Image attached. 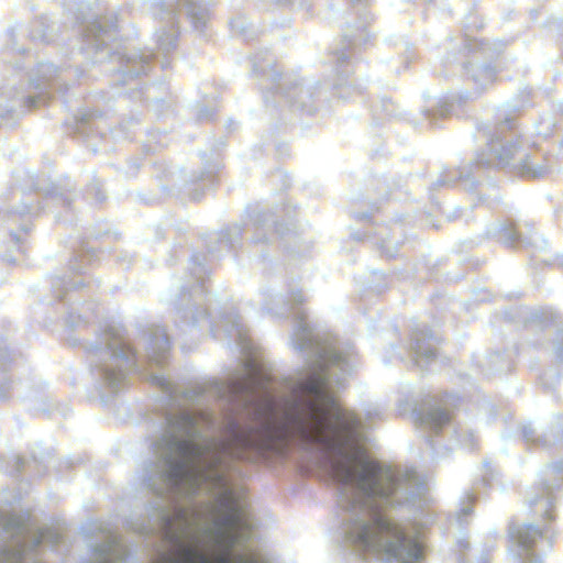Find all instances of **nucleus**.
Masks as SVG:
<instances>
[{"mask_svg": "<svg viewBox=\"0 0 563 563\" xmlns=\"http://www.w3.org/2000/svg\"><path fill=\"white\" fill-rule=\"evenodd\" d=\"M519 109L510 103H504L496 109L495 125L486 128V147L476 154L470 166L459 170V177L450 175L439 177L431 185V190L443 186H454L461 180L463 188L473 191L476 181L471 177L473 167L482 168H509L510 172L527 179H539L545 176L548 168L541 164H534L530 155L525 152L520 142V132L517 129V115Z\"/></svg>", "mask_w": 563, "mask_h": 563, "instance_id": "obj_1", "label": "nucleus"}, {"mask_svg": "<svg viewBox=\"0 0 563 563\" xmlns=\"http://www.w3.org/2000/svg\"><path fill=\"white\" fill-rule=\"evenodd\" d=\"M65 10L68 19L78 25L81 36L78 52H85L92 63H104L108 59L118 63L113 78L117 85H128L148 73L154 54L118 43L117 15L89 21L91 3L87 0H68L65 2Z\"/></svg>", "mask_w": 563, "mask_h": 563, "instance_id": "obj_2", "label": "nucleus"}, {"mask_svg": "<svg viewBox=\"0 0 563 563\" xmlns=\"http://www.w3.org/2000/svg\"><path fill=\"white\" fill-rule=\"evenodd\" d=\"M563 484V460L547 465L540 473V485L527 496L532 515L545 523L537 521L509 526V536L517 544V555L522 563H543L551 551L555 538L549 522L554 520L556 493Z\"/></svg>", "mask_w": 563, "mask_h": 563, "instance_id": "obj_3", "label": "nucleus"}, {"mask_svg": "<svg viewBox=\"0 0 563 563\" xmlns=\"http://www.w3.org/2000/svg\"><path fill=\"white\" fill-rule=\"evenodd\" d=\"M265 59L261 54L254 56L253 71L263 74L272 78V84L276 86V93L284 99L291 109L300 110L306 113H313L318 110L319 103L324 96L320 81L306 80L298 82L290 78H282V76L272 67V60ZM275 97V92H273Z\"/></svg>", "mask_w": 563, "mask_h": 563, "instance_id": "obj_4", "label": "nucleus"}, {"mask_svg": "<svg viewBox=\"0 0 563 563\" xmlns=\"http://www.w3.org/2000/svg\"><path fill=\"white\" fill-rule=\"evenodd\" d=\"M66 68L56 67L52 63L41 62L29 81L27 95H22L18 102L20 107L32 110L47 102L51 91H63L66 85Z\"/></svg>", "mask_w": 563, "mask_h": 563, "instance_id": "obj_5", "label": "nucleus"}, {"mask_svg": "<svg viewBox=\"0 0 563 563\" xmlns=\"http://www.w3.org/2000/svg\"><path fill=\"white\" fill-rule=\"evenodd\" d=\"M455 401L456 397L451 394L428 396L413 408L412 415L424 431L438 434L444 427L451 424V408Z\"/></svg>", "mask_w": 563, "mask_h": 563, "instance_id": "obj_6", "label": "nucleus"}, {"mask_svg": "<svg viewBox=\"0 0 563 563\" xmlns=\"http://www.w3.org/2000/svg\"><path fill=\"white\" fill-rule=\"evenodd\" d=\"M84 286V279L77 278L76 280L70 279L69 277L56 276L52 282L53 290L60 301H65L67 305V323L70 327H76L80 321L89 322L90 316L95 313L93 307L95 303H84L82 309H79L78 305L75 302H70V298H67V295L70 290H75L79 287Z\"/></svg>", "mask_w": 563, "mask_h": 563, "instance_id": "obj_7", "label": "nucleus"}, {"mask_svg": "<svg viewBox=\"0 0 563 563\" xmlns=\"http://www.w3.org/2000/svg\"><path fill=\"white\" fill-rule=\"evenodd\" d=\"M369 16L367 14H363L361 16V22L355 27L351 29L350 26L344 31L343 34V48L341 51H336L334 54L335 63H336V74H338V82L336 86L340 88L339 95L341 98L346 99L347 96L344 93L345 87V78L347 71L343 69V66L347 64V59L350 58V54L347 53V48L351 46H357L364 44L368 41L369 34L366 30V26L369 24Z\"/></svg>", "mask_w": 563, "mask_h": 563, "instance_id": "obj_8", "label": "nucleus"}, {"mask_svg": "<svg viewBox=\"0 0 563 563\" xmlns=\"http://www.w3.org/2000/svg\"><path fill=\"white\" fill-rule=\"evenodd\" d=\"M250 224L253 228L252 243H268L275 236H284L290 230V224L279 223L275 212L268 209L254 208L250 213Z\"/></svg>", "mask_w": 563, "mask_h": 563, "instance_id": "obj_9", "label": "nucleus"}, {"mask_svg": "<svg viewBox=\"0 0 563 563\" xmlns=\"http://www.w3.org/2000/svg\"><path fill=\"white\" fill-rule=\"evenodd\" d=\"M439 338L427 327L412 330L410 355L411 360L421 369L435 361L438 355Z\"/></svg>", "mask_w": 563, "mask_h": 563, "instance_id": "obj_10", "label": "nucleus"}, {"mask_svg": "<svg viewBox=\"0 0 563 563\" xmlns=\"http://www.w3.org/2000/svg\"><path fill=\"white\" fill-rule=\"evenodd\" d=\"M3 526L5 532L18 540L14 544H4L0 549V563H23L26 551L24 537L27 532L24 521L16 516H9L3 520Z\"/></svg>", "mask_w": 563, "mask_h": 563, "instance_id": "obj_11", "label": "nucleus"}, {"mask_svg": "<svg viewBox=\"0 0 563 563\" xmlns=\"http://www.w3.org/2000/svg\"><path fill=\"white\" fill-rule=\"evenodd\" d=\"M159 7V19L165 25L157 31V45L163 54H167L176 48L178 21L177 8L172 3L162 2Z\"/></svg>", "mask_w": 563, "mask_h": 563, "instance_id": "obj_12", "label": "nucleus"}, {"mask_svg": "<svg viewBox=\"0 0 563 563\" xmlns=\"http://www.w3.org/2000/svg\"><path fill=\"white\" fill-rule=\"evenodd\" d=\"M265 301L264 308L278 317H286L298 305L305 301L301 290L290 289L288 295L276 291L275 289H267L264 292Z\"/></svg>", "mask_w": 563, "mask_h": 563, "instance_id": "obj_13", "label": "nucleus"}, {"mask_svg": "<svg viewBox=\"0 0 563 563\" xmlns=\"http://www.w3.org/2000/svg\"><path fill=\"white\" fill-rule=\"evenodd\" d=\"M32 207L22 202L14 209H8L1 214V224L7 230L14 243L22 242L21 235L16 232L14 225H18L21 231L27 233L31 230L30 214Z\"/></svg>", "mask_w": 563, "mask_h": 563, "instance_id": "obj_14", "label": "nucleus"}, {"mask_svg": "<svg viewBox=\"0 0 563 563\" xmlns=\"http://www.w3.org/2000/svg\"><path fill=\"white\" fill-rule=\"evenodd\" d=\"M464 71L467 78L476 86L477 93H481L490 86L497 76L496 66L492 62L478 63L477 60H468L464 64Z\"/></svg>", "mask_w": 563, "mask_h": 563, "instance_id": "obj_15", "label": "nucleus"}, {"mask_svg": "<svg viewBox=\"0 0 563 563\" xmlns=\"http://www.w3.org/2000/svg\"><path fill=\"white\" fill-rule=\"evenodd\" d=\"M243 231L244 229L240 224H232L225 228L219 234L210 239L208 244V253L217 258L220 257L218 254V249L214 244H221L228 251L235 250L241 243Z\"/></svg>", "mask_w": 563, "mask_h": 563, "instance_id": "obj_16", "label": "nucleus"}, {"mask_svg": "<svg viewBox=\"0 0 563 563\" xmlns=\"http://www.w3.org/2000/svg\"><path fill=\"white\" fill-rule=\"evenodd\" d=\"M486 234L488 238L496 239L497 241L510 247H515L519 243L525 242L521 240V236L516 232L512 225L506 222H497L490 224L486 230Z\"/></svg>", "mask_w": 563, "mask_h": 563, "instance_id": "obj_17", "label": "nucleus"}, {"mask_svg": "<svg viewBox=\"0 0 563 563\" xmlns=\"http://www.w3.org/2000/svg\"><path fill=\"white\" fill-rule=\"evenodd\" d=\"M205 0H184V8L187 16L190 19L194 27L203 32L207 26L208 4Z\"/></svg>", "mask_w": 563, "mask_h": 563, "instance_id": "obj_18", "label": "nucleus"}, {"mask_svg": "<svg viewBox=\"0 0 563 563\" xmlns=\"http://www.w3.org/2000/svg\"><path fill=\"white\" fill-rule=\"evenodd\" d=\"M99 112L95 110H82L75 118L74 133L84 137H90L95 130L100 129V122L97 121Z\"/></svg>", "mask_w": 563, "mask_h": 563, "instance_id": "obj_19", "label": "nucleus"}, {"mask_svg": "<svg viewBox=\"0 0 563 563\" xmlns=\"http://www.w3.org/2000/svg\"><path fill=\"white\" fill-rule=\"evenodd\" d=\"M55 22L47 15H41L30 25V37L42 43H49L54 40Z\"/></svg>", "mask_w": 563, "mask_h": 563, "instance_id": "obj_20", "label": "nucleus"}, {"mask_svg": "<svg viewBox=\"0 0 563 563\" xmlns=\"http://www.w3.org/2000/svg\"><path fill=\"white\" fill-rule=\"evenodd\" d=\"M25 402H27V409L34 412H47L53 407V402L49 395H46L42 389H30L25 395L19 394Z\"/></svg>", "mask_w": 563, "mask_h": 563, "instance_id": "obj_21", "label": "nucleus"}, {"mask_svg": "<svg viewBox=\"0 0 563 563\" xmlns=\"http://www.w3.org/2000/svg\"><path fill=\"white\" fill-rule=\"evenodd\" d=\"M73 184L67 179L66 184H53L46 191V199L56 205L69 208L75 197L73 194Z\"/></svg>", "mask_w": 563, "mask_h": 563, "instance_id": "obj_22", "label": "nucleus"}, {"mask_svg": "<svg viewBox=\"0 0 563 563\" xmlns=\"http://www.w3.org/2000/svg\"><path fill=\"white\" fill-rule=\"evenodd\" d=\"M459 563H489L488 554L481 549H473L467 539L457 541Z\"/></svg>", "mask_w": 563, "mask_h": 563, "instance_id": "obj_23", "label": "nucleus"}, {"mask_svg": "<svg viewBox=\"0 0 563 563\" xmlns=\"http://www.w3.org/2000/svg\"><path fill=\"white\" fill-rule=\"evenodd\" d=\"M201 159L205 163L203 170L199 174H194L190 178V181L196 184L198 181H207L208 185L203 186V189L207 187H211L214 183V177L218 170L220 169V165L218 163H210L207 159V153L201 154Z\"/></svg>", "mask_w": 563, "mask_h": 563, "instance_id": "obj_24", "label": "nucleus"}, {"mask_svg": "<svg viewBox=\"0 0 563 563\" xmlns=\"http://www.w3.org/2000/svg\"><path fill=\"white\" fill-rule=\"evenodd\" d=\"M453 441L463 448L473 449L476 443V438L472 428L466 424L456 423L453 426Z\"/></svg>", "mask_w": 563, "mask_h": 563, "instance_id": "obj_25", "label": "nucleus"}, {"mask_svg": "<svg viewBox=\"0 0 563 563\" xmlns=\"http://www.w3.org/2000/svg\"><path fill=\"white\" fill-rule=\"evenodd\" d=\"M452 111V103L450 102H443L442 104H440L437 109H427L423 111V115L427 120L430 121V124L434 125V121L438 119V118H443V117H446L451 113Z\"/></svg>", "mask_w": 563, "mask_h": 563, "instance_id": "obj_26", "label": "nucleus"}, {"mask_svg": "<svg viewBox=\"0 0 563 563\" xmlns=\"http://www.w3.org/2000/svg\"><path fill=\"white\" fill-rule=\"evenodd\" d=\"M154 90H156V86L155 85L145 86V90L142 92V97H143L144 100H146L150 103V107L154 111L158 112L159 108H161V104L165 103V101L162 98H158L155 95Z\"/></svg>", "mask_w": 563, "mask_h": 563, "instance_id": "obj_27", "label": "nucleus"}, {"mask_svg": "<svg viewBox=\"0 0 563 563\" xmlns=\"http://www.w3.org/2000/svg\"><path fill=\"white\" fill-rule=\"evenodd\" d=\"M467 504H464L456 514V520L460 526L468 523L467 517L472 514V504L475 501V494L466 495Z\"/></svg>", "mask_w": 563, "mask_h": 563, "instance_id": "obj_28", "label": "nucleus"}, {"mask_svg": "<svg viewBox=\"0 0 563 563\" xmlns=\"http://www.w3.org/2000/svg\"><path fill=\"white\" fill-rule=\"evenodd\" d=\"M487 369H484L488 374L503 371L505 368L503 354L494 352L486 357Z\"/></svg>", "mask_w": 563, "mask_h": 563, "instance_id": "obj_29", "label": "nucleus"}, {"mask_svg": "<svg viewBox=\"0 0 563 563\" xmlns=\"http://www.w3.org/2000/svg\"><path fill=\"white\" fill-rule=\"evenodd\" d=\"M378 108L380 109L382 119L391 118L397 115L396 107L393 101L386 97L382 98L380 104L376 106L375 115L378 114Z\"/></svg>", "mask_w": 563, "mask_h": 563, "instance_id": "obj_30", "label": "nucleus"}, {"mask_svg": "<svg viewBox=\"0 0 563 563\" xmlns=\"http://www.w3.org/2000/svg\"><path fill=\"white\" fill-rule=\"evenodd\" d=\"M553 355L558 363L563 364V327L558 329L553 338Z\"/></svg>", "mask_w": 563, "mask_h": 563, "instance_id": "obj_31", "label": "nucleus"}, {"mask_svg": "<svg viewBox=\"0 0 563 563\" xmlns=\"http://www.w3.org/2000/svg\"><path fill=\"white\" fill-rule=\"evenodd\" d=\"M478 51H484V44L481 42H477L476 40H472L467 34L464 38V56H466V53H477Z\"/></svg>", "mask_w": 563, "mask_h": 563, "instance_id": "obj_32", "label": "nucleus"}, {"mask_svg": "<svg viewBox=\"0 0 563 563\" xmlns=\"http://www.w3.org/2000/svg\"><path fill=\"white\" fill-rule=\"evenodd\" d=\"M13 356L11 351L7 347H0V372L5 374L10 363L12 362Z\"/></svg>", "mask_w": 563, "mask_h": 563, "instance_id": "obj_33", "label": "nucleus"}, {"mask_svg": "<svg viewBox=\"0 0 563 563\" xmlns=\"http://www.w3.org/2000/svg\"><path fill=\"white\" fill-rule=\"evenodd\" d=\"M13 388V382H11L5 375L0 378V400H5L11 395Z\"/></svg>", "mask_w": 563, "mask_h": 563, "instance_id": "obj_34", "label": "nucleus"}, {"mask_svg": "<svg viewBox=\"0 0 563 563\" xmlns=\"http://www.w3.org/2000/svg\"><path fill=\"white\" fill-rule=\"evenodd\" d=\"M548 320V314L541 310H536L531 312L530 318L528 319L529 322L540 324L541 327H545Z\"/></svg>", "mask_w": 563, "mask_h": 563, "instance_id": "obj_35", "label": "nucleus"}, {"mask_svg": "<svg viewBox=\"0 0 563 563\" xmlns=\"http://www.w3.org/2000/svg\"><path fill=\"white\" fill-rule=\"evenodd\" d=\"M230 24H231L232 30L235 31L236 33L243 34V35L247 33L249 26L244 19H242V18L233 19V20H231Z\"/></svg>", "mask_w": 563, "mask_h": 563, "instance_id": "obj_36", "label": "nucleus"}, {"mask_svg": "<svg viewBox=\"0 0 563 563\" xmlns=\"http://www.w3.org/2000/svg\"><path fill=\"white\" fill-rule=\"evenodd\" d=\"M426 444L430 449L433 459H439V457H442L444 455V453H441L437 449L435 442L432 439L431 434L426 435Z\"/></svg>", "mask_w": 563, "mask_h": 563, "instance_id": "obj_37", "label": "nucleus"}, {"mask_svg": "<svg viewBox=\"0 0 563 563\" xmlns=\"http://www.w3.org/2000/svg\"><path fill=\"white\" fill-rule=\"evenodd\" d=\"M380 247H382L383 253H385L386 256H388V257L395 256V254L397 252L395 247L391 249V241H389V240H383Z\"/></svg>", "mask_w": 563, "mask_h": 563, "instance_id": "obj_38", "label": "nucleus"}, {"mask_svg": "<svg viewBox=\"0 0 563 563\" xmlns=\"http://www.w3.org/2000/svg\"><path fill=\"white\" fill-rule=\"evenodd\" d=\"M483 466L485 468V473L483 474V482H484V484H488L490 482V479L493 478V471L490 467V463L487 460H485L483 462Z\"/></svg>", "mask_w": 563, "mask_h": 563, "instance_id": "obj_39", "label": "nucleus"}, {"mask_svg": "<svg viewBox=\"0 0 563 563\" xmlns=\"http://www.w3.org/2000/svg\"><path fill=\"white\" fill-rule=\"evenodd\" d=\"M89 190H95L96 194H95V198L98 200V201H103L104 200V195L101 192L100 188H99V185L98 184H92L90 185L89 187Z\"/></svg>", "mask_w": 563, "mask_h": 563, "instance_id": "obj_40", "label": "nucleus"}, {"mask_svg": "<svg viewBox=\"0 0 563 563\" xmlns=\"http://www.w3.org/2000/svg\"><path fill=\"white\" fill-rule=\"evenodd\" d=\"M14 464H15V470H14V472H15L16 474H19V473H21V472L23 471V468H24V464H25V461H24V459H23V457H21V456H15V462H14Z\"/></svg>", "mask_w": 563, "mask_h": 563, "instance_id": "obj_41", "label": "nucleus"}, {"mask_svg": "<svg viewBox=\"0 0 563 563\" xmlns=\"http://www.w3.org/2000/svg\"><path fill=\"white\" fill-rule=\"evenodd\" d=\"M527 243L528 244H536V246H538L540 249H542L543 246L547 245L545 240L543 238H541V236H538V238H536L533 240L530 239Z\"/></svg>", "mask_w": 563, "mask_h": 563, "instance_id": "obj_42", "label": "nucleus"}, {"mask_svg": "<svg viewBox=\"0 0 563 563\" xmlns=\"http://www.w3.org/2000/svg\"><path fill=\"white\" fill-rule=\"evenodd\" d=\"M198 117L199 119H209L212 117V111L209 110L208 108L203 107L199 110V113H198Z\"/></svg>", "mask_w": 563, "mask_h": 563, "instance_id": "obj_43", "label": "nucleus"}, {"mask_svg": "<svg viewBox=\"0 0 563 563\" xmlns=\"http://www.w3.org/2000/svg\"><path fill=\"white\" fill-rule=\"evenodd\" d=\"M189 196L192 200L198 201L202 196V190H200V189L189 190Z\"/></svg>", "mask_w": 563, "mask_h": 563, "instance_id": "obj_44", "label": "nucleus"}, {"mask_svg": "<svg viewBox=\"0 0 563 563\" xmlns=\"http://www.w3.org/2000/svg\"><path fill=\"white\" fill-rule=\"evenodd\" d=\"M462 212H463L462 208L456 207V208L454 209V211L452 212V214H448V218H449V219H454V218L462 217Z\"/></svg>", "mask_w": 563, "mask_h": 563, "instance_id": "obj_45", "label": "nucleus"}, {"mask_svg": "<svg viewBox=\"0 0 563 563\" xmlns=\"http://www.w3.org/2000/svg\"><path fill=\"white\" fill-rule=\"evenodd\" d=\"M42 540H43V536H42V534L35 536V537L33 538V547H34V548L40 547V545H41V543H42Z\"/></svg>", "mask_w": 563, "mask_h": 563, "instance_id": "obj_46", "label": "nucleus"}, {"mask_svg": "<svg viewBox=\"0 0 563 563\" xmlns=\"http://www.w3.org/2000/svg\"><path fill=\"white\" fill-rule=\"evenodd\" d=\"M383 184H384V186L387 188V190H386V192H385L386 195H387V194H389V192H391L393 188L396 186L395 184H393V186H391L390 184H386V181H385V180L383 181Z\"/></svg>", "mask_w": 563, "mask_h": 563, "instance_id": "obj_47", "label": "nucleus"}, {"mask_svg": "<svg viewBox=\"0 0 563 563\" xmlns=\"http://www.w3.org/2000/svg\"><path fill=\"white\" fill-rule=\"evenodd\" d=\"M372 276L375 278H384V273L378 271H373Z\"/></svg>", "mask_w": 563, "mask_h": 563, "instance_id": "obj_48", "label": "nucleus"}, {"mask_svg": "<svg viewBox=\"0 0 563 563\" xmlns=\"http://www.w3.org/2000/svg\"><path fill=\"white\" fill-rule=\"evenodd\" d=\"M406 53L408 54V55L406 56V64H408V63H409V60L412 58V55H411V53H410V48H409V46H406Z\"/></svg>", "mask_w": 563, "mask_h": 563, "instance_id": "obj_49", "label": "nucleus"}, {"mask_svg": "<svg viewBox=\"0 0 563 563\" xmlns=\"http://www.w3.org/2000/svg\"><path fill=\"white\" fill-rule=\"evenodd\" d=\"M82 266H77L76 264L71 265V271L76 273H81Z\"/></svg>", "mask_w": 563, "mask_h": 563, "instance_id": "obj_50", "label": "nucleus"}, {"mask_svg": "<svg viewBox=\"0 0 563 563\" xmlns=\"http://www.w3.org/2000/svg\"><path fill=\"white\" fill-rule=\"evenodd\" d=\"M547 123H548V128H547V132H544V134H547L550 131V129L554 125L552 120H549Z\"/></svg>", "mask_w": 563, "mask_h": 563, "instance_id": "obj_51", "label": "nucleus"}, {"mask_svg": "<svg viewBox=\"0 0 563 563\" xmlns=\"http://www.w3.org/2000/svg\"><path fill=\"white\" fill-rule=\"evenodd\" d=\"M161 64H162V68H166L169 65V62L164 58Z\"/></svg>", "mask_w": 563, "mask_h": 563, "instance_id": "obj_52", "label": "nucleus"}, {"mask_svg": "<svg viewBox=\"0 0 563 563\" xmlns=\"http://www.w3.org/2000/svg\"><path fill=\"white\" fill-rule=\"evenodd\" d=\"M464 27L468 31L472 29L471 22H465Z\"/></svg>", "mask_w": 563, "mask_h": 563, "instance_id": "obj_53", "label": "nucleus"}, {"mask_svg": "<svg viewBox=\"0 0 563 563\" xmlns=\"http://www.w3.org/2000/svg\"><path fill=\"white\" fill-rule=\"evenodd\" d=\"M556 107H558V109H559L560 111H562V112H563V101H560V102L556 104Z\"/></svg>", "mask_w": 563, "mask_h": 563, "instance_id": "obj_54", "label": "nucleus"}, {"mask_svg": "<svg viewBox=\"0 0 563 563\" xmlns=\"http://www.w3.org/2000/svg\"><path fill=\"white\" fill-rule=\"evenodd\" d=\"M372 287H373V288H374V290H376V291H380V290H382V288H383V286H380V285H375V286H372Z\"/></svg>", "mask_w": 563, "mask_h": 563, "instance_id": "obj_55", "label": "nucleus"}, {"mask_svg": "<svg viewBox=\"0 0 563 563\" xmlns=\"http://www.w3.org/2000/svg\"><path fill=\"white\" fill-rule=\"evenodd\" d=\"M264 100L268 104L269 103V96L268 92L264 95Z\"/></svg>", "mask_w": 563, "mask_h": 563, "instance_id": "obj_56", "label": "nucleus"}, {"mask_svg": "<svg viewBox=\"0 0 563 563\" xmlns=\"http://www.w3.org/2000/svg\"><path fill=\"white\" fill-rule=\"evenodd\" d=\"M478 200L483 202L486 201V198H484V195L482 192L479 194Z\"/></svg>", "mask_w": 563, "mask_h": 563, "instance_id": "obj_57", "label": "nucleus"}, {"mask_svg": "<svg viewBox=\"0 0 563 563\" xmlns=\"http://www.w3.org/2000/svg\"><path fill=\"white\" fill-rule=\"evenodd\" d=\"M260 7H261L262 9H264V10L269 9V5H267V4H265V3L261 4Z\"/></svg>", "mask_w": 563, "mask_h": 563, "instance_id": "obj_58", "label": "nucleus"}, {"mask_svg": "<svg viewBox=\"0 0 563 563\" xmlns=\"http://www.w3.org/2000/svg\"><path fill=\"white\" fill-rule=\"evenodd\" d=\"M366 217H367V214H366V213H360V214H358V218H360V219H364V218H366Z\"/></svg>", "mask_w": 563, "mask_h": 563, "instance_id": "obj_59", "label": "nucleus"}, {"mask_svg": "<svg viewBox=\"0 0 563 563\" xmlns=\"http://www.w3.org/2000/svg\"><path fill=\"white\" fill-rule=\"evenodd\" d=\"M114 133L117 136L119 135L118 131H111V134H114Z\"/></svg>", "mask_w": 563, "mask_h": 563, "instance_id": "obj_60", "label": "nucleus"}]
</instances>
